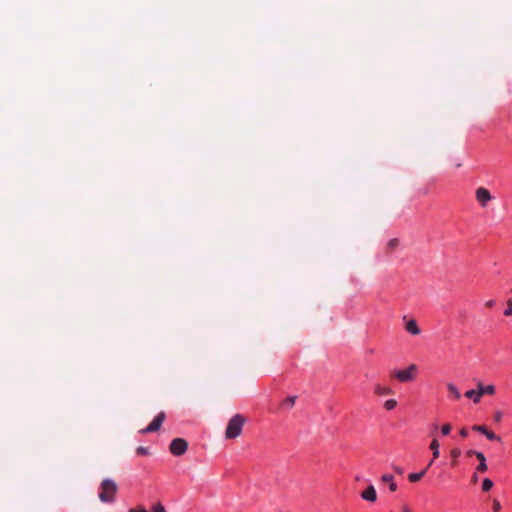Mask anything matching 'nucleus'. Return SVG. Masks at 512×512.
<instances>
[{
	"label": "nucleus",
	"instance_id": "1",
	"mask_svg": "<svg viewBox=\"0 0 512 512\" xmlns=\"http://www.w3.org/2000/svg\"><path fill=\"white\" fill-rule=\"evenodd\" d=\"M245 422L246 418L243 415L235 414L227 424L225 437L227 439H234L240 436Z\"/></svg>",
	"mask_w": 512,
	"mask_h": 512
},
{
	"label": "nucleus",
	"instance_id": "2",
	"mask_svg": "<svg viewBox=\"0 0 512 512\" xmlns=\"http://www.w3.org/2000/svg\"><path fill=\"white\" fill-rule=\"evenodd\" d=\"M117 492V484L111 479H104L99 489V499L102 502H113Z\"/></svg>",
	"mask_w": 512,
	"mask_h": 512
},
{
	"label": "nucleus",
	"instance_id": "3",
	"mask_svg": "<svg viewBox=\"0 0 512 512\" xmlns=\"http://www.w3.org/2000/svg\"><path fill=\"white\" fill-rule=\"evenodd\" d=\"M418 368L415 364H410L407 368L397 370L392 373V377L401 383L411 382L417 376Z\"/></svg>",
	"mask_w": 512,
	"mask_h": 512
},
{
	"label": "nucleus",
	"instance_id": "4",
	"mask_svg": "<svg viewBox=\"0 0 512 512\" xmlns=\"http://www.w3.org/2000/svg\"><path fill=\"white\" fill-rule=\"evenodd\" d=\"M494 199L491 192L485 187H478L475 190V200L482 209H486Z\"/></svg>",
	"mask_w": 512,
	"mask_h": 512
},
{
	"label": "nucleus",
	"instance_id": "5",
	"mask_svg": "<svg viewBox=\"0 0 512 512\" xmlns=\"http://www.w3.org/2000/svg\"><path fill=\"white\" fill-rule=\"evenodd\" d=\"M188 448V442L183 438H175L169 446L170 452L175 456L183 455Z\"/></svg>",
	"mask_w": 512,
	"mask_h": 512
},
{
	"label": "nucleus",
	"instance_id": "6",
	"mask_svg": "<svg viewBox=\"0 0 512 512\" xmlns=\"http://www.w3.org/2000/svg\"><path fill=\"white\" fill-rule=\"evenodd\" d=\"M166 418L165 412H160L157 414V416L153 419V421L144 429L140 430V433L146 434L151 432H156L160 429L162 423L164 422Z\"/></svg>",
	"mask_w": 512,
	"mask_h": 512
},
{
	"label": "nucleus",
	"instance_id": "7",
	"mask_svg": "<svg viewBox=\"0 0 512 512\" xmlns=\"http://www.w3.org/2000/svg\"><path fill=\"white\" fill-rule=\"evenodd\" d=\"M472 430L485 435L488 440L498 441V442L501 441V438L499 436H497L493 431L489 430L484 425H473Z\"/></svg>",
	"mask_w": 512,
	"mask_h": 512
},
{
	"label": "nucleus",
	"instance_id": "8",
	"mask_svg": "<svg viewBox=\"0 0 512 512\" xmlns=\"http://www.w3.org/2000/svg\"><path fill=\"white\" fill-rule=\"evenodd\" d=\"M361 498L365 501L374 503L377 501V492L373 485H369L365 490H363L360 494Z\"/></svg>",
	"mask_w": 512,
	"mask_h": 512
},
{
	"label": "nucleus",
	"instance_id": "9",
	"mask_svg": "<svg viewBox=\"0 0 512 512\" xmlns=\"http://www.w3.org/2000/svg\"><path fill=\"white\" fill-rule=\"evenodd\" d=\"M446 387H447V390L449 392V398L451 400H453V401L460 400L461 393H460L458 387L454 383L449 382V383H447Z\"/></svg>",
	"mask_w": 512,
	"mask_h": 512
},
{
	"label": "nucleus",
	"instance_id": "10",
	"mask_svg": "<svg viewBox=\"0 0 512 512\" xmlns=\"http://www.w3.org/2000/svg\"><path fill=\"white\" fill-rule=\"evenodd\" d=\"M464 395L465 397L471 399L475 404H478L482 398V392L480 391L478 386L477 389L467 390Z\"/></svg>",
	"mask_w": 512,
	"mask_h": 512
},
{
	"label": "nucleus",
	"instance_id": "11",
	"mask_svg": "<svg viewBox=\"0 0 512 512\" xmlns=\"http://www.w3.org/2000/svg\"><path fill=\"white\" fill-rule=\"evenodd\" d=\"M373 392L377 396H386L393 394V390L389 386L375 384L373 387Z\"/></svg>",
	"mask_w": 512,
	"mask_h": 512
},
{
	"label": "nucleus",
	"instance_id": "12",
	"mask_svg": "<svg viewBox=\"0 0 512 512\" xmlns=\"http://www.w3.org/2000/svg\"><path fill=\"white\" fill-rule=\"evenodd\" d=\"M381 481L385 482V483H388L389 490L391 492L397 491L398 486H397V483H396L395 478H394L393 475H391V474H384V475L381 476Z\"/></svg>",
	"mask_w": 512,
	"mask_h": 512
},
{
	"label": "nucleus",
	"instance_id": "13",
	"mask_svg": "<svg viewBox=\"0 0 512 512\" xmlns=\"http://www.w3.org/2000/svg\"><path fill=\"white\" fill-rule=\"evenodd\" d=\"M405 329L411 335H419L421 332L417 322L414 319H410L406 322Z\"/></svg>",
	"mask_w": 512,
	"mask_h": 512
},
{
	"label": "nucleus",
	"instance_id": "14",
	"mask_svg": "<svg viewBox=\"0 0 512 512\" xmlns=\"http://www.w3.org/2000/svg\"><path fill=\"white\" fill-rule=\"evenodd\" d=\"M153 512H166L165 507L161 503H157L152 508ZM128 512H148L144 507L139 506L136 508L129 509Z\"/></svg>",
	"mask_w": 512,
	"mask_h": 512
},
{
	"label": "nucleus",
	"instance_id": "15",
	"mask_svg": "<svg viewBox=\"0 0 512 512\" xmlns=\"http://www.w3.org/2000/svg\"><path fill=\"white\" fill-rule=\"evenodd\" d=\"M476 458L479 460V464L476 467V471L480 473H484L487 471L488 466L486 463V458L483 453H476Z\"/></svg>",
	"mask_w": 512,
	"mask_h": 512
},
{
	"label": "nucleus",
	"instance_id": "16",
	"mask_svg": "<svg viewBox=\"0 0 512 512\" xmlns=\"http://www.w3.org/2000/svg\"><path fill=\"white\" fill-rule=\"evenodd\" d=\"M478 387H479L480 391L482 392V397L484 395H494L496 392L495 386L492 384L483 385L481 382H479Z\"/></svg>",
	"mask_w": 512,
	"mask_h": 512
},
{
	"label": "nucleus",
	"instance_id": "17",
	"mask_svg": "<svg viewBox=\"0 0 512 512\" xmlns=\"http://www.w3.org/2000/svg\"><path fill=\"white\" fill-rule=\"evenodd\" d=\"M440 444L437 439H433L430 443V449L432 450L433 460H436L440 455Z\"/></svg>",
	"mask_w": 512,
	"mask_h": 512
},
{
	"label": "nucleus",
	"instance_id": "18",
	"mask_svg": "<svg viewBox=\"0 0 512 512\" xmlns=\"http://www.w3.org/2000/svg\"><path fill=\"white\" fill-rule=\"evenodd\" d=\"M462 452L460 448H453L450 451V456L452 458L451 466L456 467L458 465L457 459L461 456Z\"/></svg>",
	"mask_w": 512,
	"mask_h": 512
},
{
	"label": "nucleus",
	"instance_id": "19",
	"mask_svg": "<svg viewBox=\"0 0 512 512\" xmlns=\"http://www.w3.org/2000/svg\"><path fill=\"white\" fill-rule=\"evenodd\" d=\"M398 405V402L396 399H388L384 402L383 407L387 411L394 410Z\"/></svg>",
	"mask_w": 512,
	"mask_h": 512
},
{
	"label": "nucleus",
	"instance_id": "20",
	"mask_svg": "<svg viewBox=\"0 0 512 512\" xmlns=\"http://www.w3.org/2000/svg\"><path fill=\"white\" fill-rule=\"evenodd\" d=\"M493 485H494V484H493V481H492L491 479H489V478H485V479L483 480V482H482V487H481V488H482V491H483V492H488V491H490V490L492 489Z\"/></svg>",
	"mask_w": 512,
	"mask_h": 512
},
{
	"label": "nucleus",
	"instance_id": "21",
	"mask_svg": "<svg viewBox=\"0 0 512 512\" xmlns=\"http://www.w3.org/2000/svg\"><path fill=\"white\" fill-rule=\"evenodd\" d=\"M503 315L506 317H512V299L506 301V308L503 311Z\"/></svg>",
	"mask_w": 512,
	"mask_h": 512
},
{
	"label": "nucleus",
	"instance_id": "22",
	"mask_svg": "<svg viewBox=\"0 0 512 512\" xmlns=\"http://www.w3.org/2000/svg\"><path fill=\"white\" fill-rule=\"evenodd\" d=\"M423 477V473H410L408 475V480L412 483H415V482H418L419 480H421Z\"/></svg>",
	"mask_w": 512,
	"mask_h": 512
},
{
	"label": "nucleus",
	"instance_id": "23",
	"mask_svg": "<svg viewBox=\"0 0 512 512\" xmlns=\"http://www.w3.org/2000/svg\"><path fill=\"white\" fill-rule=\"evenodd\" d=\"M451 431V425L449 423H446L444 424L442 427H441V434L443 436H446L450 433Z\"/></svg>",
	"mask_w": 512,
	"mask_h": 512
},
{
	"label": "nucleus",
	"instance_id": "24",
	"mask_svg": "<svg viewBox=\"0 0 512 512\" xmlns=\"http://www.w3.org/2000/svg\"><path fill=\"white\" fill-rule=\"evenodd\" d=\"M501 508H502L501 503L497 499H494L493 503H492V510L494 512H499L501 510Z\"/></svg>",
	"mask_w": 512,
	"mask_h": 512
},
{
	"label": "nucleus",
	"instance_id": "25",
	"mask_svg": "<svg viewBox=\"0 0 512 512\" xmlns=\"http://www.w3.org/2000/svg\"><path fill=\"white\" fill-rule=\"evenodd\" d=\"M136 452H137L138 455H147L148 454V448L143 447V446H139L136 449Z\"/></svg>",
	"mask_w": 512,
	"mask_h": 512
},
{
	"label": "nucleus",
	"instance_id": "26",
	"mask_svg": "<svg viewBox=\"0 0 512 512\" xmlns=\"http://www.w3.org/2000/svg\"><path fill=\"white\" fill-rule=\"evenodd\" d=\"M502 416H503L502 412L501 411H497V412L494 413V420L496 422H500L501 419H502Z\"/></svg>",
	"mask_w": 512,
	"mask_h": 512
},
{
	"label": "nucleus",
	"instance_id": "27",
	"mask_svg": "<svg viewBox=\"0 0 512 512\" xmlns=\"http://www.w3.org/2000/svg\"><path fill=\"white\" fill-rule=\"evenodd\" d=\"M476 453H481V452L477 451V450H473V449H470V450L466 451V455L469 456V457L473 456V455L476 456Z\"/></svg>",
	"mask_w": 512,
	"mask_h": 512
},
{
	"label": "nucleus",
	"instance_id": "28",
	"mask_svg": "<svg viewBox=\"0 0 512 512\" xmlns=\"http://www.w3.org/2000/svg\"><path fill=\"white\" fill-rule=\"evenodd\" d=\"M459 434L461 437L466 438L468 436V430L466 428H462Z\"/></svg>",
	"mask_w": 512,
	"mask_h": 512
},
{
	"label": "nucleus",
	"instance_id": "29",
	"mask_svg": "<svg viewBox=\"0 0 512 512\" xmlns=\"http://www.w3.org/2000/svg\"><path fill=\"white\" fill-rule=\"evenodd\" d=\"M402 512H413L411 508L408 505L402 506Z\"/></svg>",
	"mask_w": 512,
	"mask_h": 512
},
{
	"label": "nucleus",
	"instance_id": "30",
	"mask_svg": "<svg viewBox=\"0 0 512 512\" xmlns=\"http://www.w3.org/2000/svg\"><path fill=\"white\" fill-rule=\"evenodd\" d=\"M477 473H478V472H477V471H475V472H474V474L472 475V481H473V482H477V481H478V474H477Z\"/></svg>",
	"mask_w": 512,
	"mask_h": 512
},
{
	"label": "nucleus",
	"instance_id": "31",
	"mask_svg": "<svg viewBox=\"0 0 512 512\" xmlns=\"http://www.w3.org/2000/svg\"><path fill=\"white\" fill-rule=\"evenodd\" d=\"M494 303H495V302H494L493 300H490V301H488V302L486 303V306H487V307H492V306L494 305Z\"/></svg>",
	"mask_w": 512,
	"mask_h": 512
},
{
	"label": "nucleus",
	"instance_id": "32",
	"mask_svg": "<svg viewBox=\"0 0 512 512\" xmlns=\"http://www.w3.org/2000/svg\"><path fill=\"white\" fill-rule=\"evenodd\" d=\"M289 401H290V406H292V405L294 404V401H295V400H294V398H293V397H290V398H289Z\"/></svg>",
	"mask_w": 512,
	"mask_h": 512
},
{
	"label": "nucleus",
	"instance_id": "33",
	"mask_svg": "<svg viewBox=\"0 0 512 512\" xmlns=\"http://www.w3.org/2000/svg\"><path fill=\"white\" fill-rule=\"evenodd\" d=\"M427 469H428V467H427V468H425V469H423V470H422V471H420L419 473H423V476H424V475L426 474V472H427Z\"/></svg>",
	"mask_w": 512,
	"mask_h": 512
},
{
	"label": "nucleus",
	"instance_id": "34",
	"mask_svg": "<svg viewBox=\"0 0 512 512\" xmlns=\"http://www.w3.org/2000/svg\"><path fill=\"white\" fill-rule=\"evenodd\" d=\"M390 245H391V246L396 245V240H391V241H390Z\"/></svg>",
	"mask_w": 512,
	"mask_h": 512
},
{
	"label": "nucleus",
	"instance_id": "35",
	"mask_svg": "<svg viewBox=\"0 0 512 512\" xmlns=\"http://www.w3.org/2000/svg\"><path fill=\"white\" fill-rule=\"evenodd\" d=\"M434 461H435V460H433V458H432V459L430 460L429 464H428V467H430V466L433 464V462H434Z\"/></svg>",
	"mask_w": 512,
	"mask_h": 512
},
{
	"label": "nucleus",
	"instance_id": "36",
	"mask_svg": "<svg viewBox=\"0 0 512 512\" xmlns=\"http://www.w3.org/2000/svg\"><path fill=\"white\" fill-rule=\"evenodd\" d=\"M396 472L401 474L402 473V470L400 468H396Z\"/></svg>",
	"mask_w": 512,
	"mask_h": 512
}]
</instances>
